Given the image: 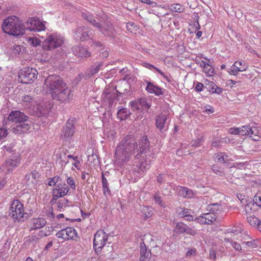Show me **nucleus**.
<instances>
[{"instance_id": "f257e3e1", "label": "nucleus", "mask_w": 261, "mask_h": 261, "mask_svg": "<svg viewBox=\"0 0 261 261\" xmlns=\"http://www.w3.org/2000/svg\"><path fill=\"white\" fill-rule=\"evenodd\" d=\"M137 148V142L134 136L124 137L115 148L113 160L115 167L123 166L130 160Z\"/></svg>"}, {"instance_id": "f03ea898", "label": "nucleus", "mask_w": 261, "mask_h": 261, "mask_svg": "<svg viewBox=\"0 0 261 261\" xmlns=\"http://www.w3.org/2000/svg\"><path fill=\"white\" fill-rule=\"evenodd\" d=\"M44 88L53 99L61 102L68 101L70 91L67 85L57 75H50L45 80Z\"/></svg>"}, {"instance_id": "7ed1b4c3", "label": "nucleus", "mask_w": 261, "mask_h": 261, "mask_svg": "<svg viewBox=\"0 0 261 261\" xmlns=\"http://www.w3.org/2000/svg\"><path fill=\"white\" fill-rule=\"evenodd\" d=\"M3 31L9 35L18 36L24 33L21 20L15 16L6 18L2 25Z\"/></svg>"}, {"instance_id": "20e7f679", "label": "nucleus", "mask_w": 261, "mask_h": 261, "mask_svg": "<svg viewBox=\"0 0 261 261\" xmlns=\"http://www.w3.org/2000/svg\"><path fill=\"white\" fill-rule=\"evenodd\" d=\"M25 214L23 204L19 200H13L9 208V216L15 221L20 222L23 221Z\"/></svg>"}, {"instance_id": "39448f33", "label": "nucleus", "mask_w": 261, "mask_h": 261, "mask_svg": "<svg viewBox=\"0 0 261 261\" xmlns=\"http://www.w3.org/2000/svg\"><path fill=\"white\" fill-rule=\"evenodd\" d=\"M64 38L56 33H51L43 42V48L50 50L61 46L64 43Z\"/></svg>"}, {"instance_id": "423d86ee", "label": "nucleus", "mask_w": 261, "mask_h": 261, "mask_svg": "<svg viewBox=\"0 0 261 261\" xmlns=\"http://www.w3.org/2000/svg\"><path fill=\"white\" fill-rule=\"evenodd\" d=\"M38 71L34 68L26 67L22 68L18 74V81L29 84L33 83L37 78Z\"/></svg>"}, {"instance_id": "0eeeda50", "label": "nucleus", "mask_w": 261, "mask_h": 261, "mask_svg": "<svg viewBox=\"0 0 261 261\" xmlns=\"http://www.w3.org/2000/svg\"><path fill=\"white\" fill-rule=\"evenodd\" d=\"M109 235L104 230L99 229L95 233L93 239V248L97 254L102 252V249L108 243Z\"/></svg>"}, {"instance_id": "6e6552de", "label": "nucleus", "mask_w": 261, "mask_h": 261, "mask_svg": "<svg viewBox=\"0 0 261 261\" xmlns=\"http://www.w3.org/2000/svg\"><path fill=\"white\" fill-rule=\"evenodd\" d=\"M21 155L19 152H15L5 161L1 169L6 173L12 172L20 163Z\"/></svg>"}, {"instance_id": "1a4fd4ad", "label": "nucleus", "mask_w": 261, "mask_h": 261, "mask_svg": "<svg viewBox=\"0 0 261 261\" xmlns=\"http://www.w3.org/2000/svg\"><path fill=\"white\" fill-rule=\"evenodd\" d=\"M82 17L87 20L88 21L91 23L93 26L100 28V31L105 35L110 36L113 34L114 28L111 24H108L106 26L102 25L101 28H100L101 26L100 24L97 22L95 20L93 19V16L88 13H83L82 14Z\"/></svg>"}, {"instance_id": "9d476101", "label": "nucleus", "mask_w": 261, "mask_h": 261, "mask_svg": "<svg viewBox=\"0 0 261 261\" xmlns=\"http://www.w3.org/2000/svg\"><path fill=\"white\" fill-rule=\"evenodd\" d=\"M69 189L66 184H59L56 186L52 191V199L50 202L52 204L55 203L56 201L60 198L63 197L67 195L69 192Z\"/></svg>"}, {"instance_id": "9b49d317", "label": "nucleus", "mask_w": 261, "mask_h": 261, "mask_svg": "<svg viewBox=\"0 0 261 261\" xmlns=\"http://www.w3.org/2000/svg\"><path fill=\"white\" fill-rule=\"evenodd\" d=\"M56 237L64 240L76 241L79 238L76 230L73 227H68L63 229L56 233Z\"/></svg>"}, {"instance_id": "f8f14e48", "label": "nucleus", "mask_w": 261, "mask_h": 261, "mask_svg": "<svg viewBox=\"0 0 261 261\" xmlns=\"http://www.w3.org/2000/svg\"><path fill=\"white\" fill-rule=\"evenodd\" d=\"M138 148L136 150L138 152L135 155L136 159H139L142 154L147 153L150 149V144L146 136H143L137 143Z\"/></svg>"}, {"instance_id": "ddd939ff", "label": "nucleus", "mask_w": 261, "mask_h": 261, "mask_svg": "<svg viewBox=\"0 0 261 261\" xmlns=\"http://www.w3.org/2000/svg\"><path fill=\"white\" fill-rule=\"evenodd\" d=\"M51 107V103L49 101H42L39 103L36 102L33 111L38 116H43L49 112Z\"/></svg>"}, {"instance_id": "4468645a", "label": "nucleus", "mask_w": 261, "mask_h": 261, "mask_svg": "<svg viewBox=\"0 0 261 261\" xmlns=\"http://www.w3.org/2000/svg\"><path fill=\"white\" fill-rule=\"evenodd\" d=\"M131 108L133 111L142 109H148L151 105L147 102L145 98H141L139 99L130 102Z\"/></svg>"}, {"instance_id": "2eb2a0df", "label": "nucleus", "mask_w": 261, "mask_h": 261, "mask_svg": "<svg viewBox=\"0 0 261 261\" xmlns=\"http://www.w3.org/2000/svg\"><path fill=\"white\" fill-rule=\"evenodd\" d=\"M93 34V31L89 30L88 28L80 27L77 28L75 32V37L81 41L88 39Z\"/></svg>"}, {"instance_id": "dca6fc26", "label": "nucleus", "mask_w": 261, "mask_h": 261, "mask_svg": "<svg viewBox=\"0 0 261 261\" xmlns=\"http://www.w3.org/2000/svg\"><path fill=\"white\" fill-rule=\"evenodd\" d=\"M216 215L211 213H205L196 217L195 220L201 224H211L216 220Z\"/></svg>"}, {"instance_id": "f3484780", "label": "nucleus", "mask_w": 261, "mask_h": 261, "mask_svg": "<svg viewBox=\"0 0 261 261\" xmlns=\"http://www.w3.org/2000/svg\"><path fill=\"white\" fill-rule=\"evenodd\" d=\"M28 117L23 113L18 111H12L8 116V120L10 121L15 123H21L22 122L26 121Z\"/></svg>"}, {"instance_id": "a211bd4d", "label": "nucleus", "mask_w": 261, "mask_h": 261, "mask_svg": "<svg viewBox=\"0 0 261 261\" xmlns=\"http://www.w3.org/2000/svg\"><path fill=\"white\" fill-rule=\"evenodd\" d=\"M248 68V66L246 63L241 61H237L231 67L229 73L233 75H237L239 72L245 71Z\"/></svg>"}, {"instance_id": "6ab92c4d", "label": "nucleus", "mask_w": 261, "mask_h": 261, "mask_svg": "<svg viewBox=\"0 0 261 261\" xmlns=\"http://www.w3.org/2000/svg\"><path fill=\"white\" fill-rule=\"evenodd\" d=\"M30 29L37 31H43L45 29L44 24L37 18H32L29 20Z\"/></svg>"}, {"instance_id": "aec40b11", "label": "nucleus", "mask_w": 261, "mask_h": 261, "mask_svg": "<svg viewBox=\"0 0 261 261\" xmlns=\"http://www.w3.org/2000/svg\"><path fill=\"white\" fill-rule=\"evenodd\" d=\"M40 176L39 173L36 170L29 173L25 176L28 184L36 186L39 181Z\"/></svg>"}, {"instance_id": "412c9836", "label": "nucleus", "mask_w": 261, "mask_h": 261, "mask_svg": "<svg viewBox=\"0 0 261 261\" xmlns=\"http://www.w3.org/2000/svg\"><path fill=\"white\" fill-rule=\"evenodd\" d=\"M147 85L146 88V90L151 94H154L156 96H160L163 94L164 89L150 82H147Z\"/></svg>"}, {"instance_id": "4be33fe9", "label": "nucleus", "mask_w": 261, "mask_h": 261, "mask_svg": "<svg viewBox=\"0 0 261 261\" xmlns=\"http://www.w3.org/2000/svg\"><path fill=\"white\" fill-rule=\"evenodd\" d=\"M75 127L73 124L67 122L63 128L62 136L65 138H71L74 133Z\"/></svg>"}, {"instance_id": "5701e85b", "label": "nucleus", "mask_w": 261, "mask_h": 261, "mask_svg": "<svg viewBox=\"0 0 261 261\" xmlns=\"http://www.w3.org/2000/svg\"><path fill=\"white\" fill-rule=\"evenodd\" d=\"M168 116L162 113L157 117L155 119V124L156 127L161 131H165L167 128H166L165 123L167 120Z\"/></svg>"}, {"instance_id": "b1692460", "label": "nucleus", "mask_w": 261, "mask_h": 261, "mask_svg": "<svg viewBox=\"0 0 261 261\" xmlns=\"http://www.w3.org/2000/svg\"><path fill=\"white\" fill-rule=\"evenodd\" d=\"M151 256L150 250H147L145 243L142 242L140 245V261H149Z\"/></svg>"}, {"instance_id": "393cba45", "label": "nucleus", "mask_w": 261, "mask_h": 261, "mask_svg": "<svg viewBox=\"0 0 261 261\" xmlns=\"http://www.w3.org/2000/svg\"><path fill=\"white\" fill-rule=\"evenodd\" d=\"M46 220L43 218H33L32 219L30 230H35L42 228L46 224Z\"/></svg>"}, {"instance_id": "a878e982", "label": "nucleus", "mask_w": 261, "mask_h": 261, "mask_svg": "<svg viewBox=\"0 0 261 261\" xmlns=\"http://www.w3.org/2000/svg\"><path fill=\"white\" fill-rule=\"evenodd\" d=\"M22 103L27 109L33 110V108L36 106V101L30 96H24L22 98Z\"/></svg>"}, {"instance_id": "bb28decb", "label": "nucleus", "mask_w": 261, "mask_h": 261, "mask_svg": "<svg viewBox=\"0 0 261 261\" xmlns=\"http://www.w3.org/2000/svg\"><path fill=\"white\" fill-rule=\"evenodd\" d=\"M177 188L179 195L184 198H191L194 196L193 191L187 187L179 186Z\"/></svg>"}, {"instance_id": "cd10ccee", "label": "nucleus", "mask_w": 261, "mask_h": 261, "mask_svg": "<svg viewBox=\"0 0 261 261\" xmlns=\"http://www.w3.org/2000/svg\"><path fill=\"white\" fill-rule=\"evenodd\" d=\"M150 156L151 155H146L142 157L141 161H140L138 166L139 169L141 171L145 172L149 169L150 161L149 162V163H148L147 160L149 159Z\"/></svg>"}, {"instance_id": "c85d7f7f", "label": "nucleus", "mask_w": 261, "mask_h": 261, "mask_svg": "<svg viewBox=\"0 0 261 261\" xmlns=\"http://www.w3.org/2000/svg\"><path fill=\"white\" fill-rule=\"evenodd\" d=\"M111 90L106 89L103 92L102 97L105 101H108L110 105H112L116 98L115 93L111 92Z\"/></svg>"}, {"instance_id": "c756f323", "label": "nucleus", "mask_w": 261, "mask_h": 261, "mask_svg": "<svg viewBox=\"0 0 261 261\" xmlns=\"http://www.w3.org/2000/svg\"><path fill=\"white\" fill-rule=\"evenodd\" d=\"M141 216L144 219L150 218L153 215V209L152 207L142 206L140 207Z\"/></svg>"}, {"instance_id": "7c9ffc66", "label": "nucleus", "mask_w": 261, "mask_h": 261, "mask_svg": "<svg viewBox=\"0 0 261 261\" xmlns=\"http://www.w3.org/2000/svg\"><path fill=\"white\" fill-rule=\"evenodd\" d=\"M22 123L17 125L14 127V130L16 134H21L27 132L30 128V125L29 123L25 122H22Z\"/></svg>"}, {"instance_id": "2f4dec72", "label": "nucleus", "mask_w": 261, "mask_h": 261, "mask_svg": "<svg viewBox=\"0 0 261 261\" xmlns=\"http://www.w3.org/2000/svg\"><path fill=\"white\" fill-rule=\"evenodd\" d=\"M203 64L201 66L202 67L203 72L207 76H213L215 74V70L213 67L208 63L202 62Z\"/></svg>"}, {"instance_id": "473e14b6", "label": "nucleus", "mask_w": 261, "mask_h": 261, "mask_svg": "<svg viewBox=\"0 0 261 261\" xmlns=\"http://www.w3.org/2000/svg\"><path fill=\"white\" fill-rule=\"evenodd\" d=\"M222 206L219 203H213L207 205V210L212 214H220L222 212Z\"/></svg>"}, {"instance_id": "72a5a7b5", "label": "nucleus", "mask_w": 261, "mask_h": 261, "mask_svg": "<svg viewBox=\"0 0 261 261\" xmlns=\"http://www.w3.org/2000/svg\"><path fill=\"white\" fill-rule=\"evenodd\" d=\"M249 135L250 138L254 141H259L261 138L260 133L256 127H250Z\"/></svg>"}, {"instance_id": "f704fd0d", "label": "nucleus", "mask_w": 261, "mask_h": 261, "mask_svg": "<svg viewBox=\"0 0 261 261\" xmlns=\"http://www.w3.org/2000/svg\"><path fill=\"white\" fill-rule=\"evenodd\" d=\"M256 205L253 201L247 203L245 206L244 212L245 215H249L255 212L256 210Z\"/></svg>"}, {"instance_id": "c9c22d12", "label": "nucleus", "mask_w": 261, "mask_h": 261, "mask_svg": "<svg viewBox=\"0 0 261 261\" xmlns=\"http://www.w3.org/2000/svg\"><path fill=\"white\" fill-rule=\"evenodd\" d=\"M130 113L126 109L123 108L120 109L117 112V118L122 121L125 120L129 116Z\"/></svg>"}, {"instance_id": "e433bc0d", "label": "nucleus", "mask_w": 261, "mask_h": 261, "mask_svg": "<svg viewBox=\"0 0 261 261\" xmlns=\"http://www.w3.org/2000/svg\"><path fill=\"white\" fill-rule=\"evenodd\" d=\"M217 162L224 164L229 161L228 156L224 152H218L215 154Z\"/></svg>"}, {"instance_id": "4c0bfd02", "label": "nucleus", "mask_w": 261, "mask_h": 261, "mask_svg": "<svg viewBox=\"0 0 261 261\" xmlns=\"http://www.w3.org/2000/svg\"><path fill=\"white\" fill-rule=\"evenodd\" d=\"M142 66L147 69H149L150 70H151L152 69H154L156 71H157L159 73H160L161 75H162L163 76H164V77L166 78L167 77V75H166L160 69H159L158 68L155 67L154 66H153V65L150 64V63H147V62H143L142 64Z\"/></svg>"}, {"instance_id": "58836bf2", "label": "nucleus", "mask_w": 261, "mask_h": 261, "mask_svg": "<svg viewBox=\"0 0 261 261\" xmlns=\"http://www.w3.org/2000/svg\"><path fill=\"white\" fill-rule=\"evenodd\" d=\"M187 225L182 222L177 223L174 229L177 233L181 234L186 231Z\"/></svg>"}, {"instance_id": "ea45409f", "label": "nucleus", "mask_w": 261, "mask_h": 261, "mask_svg": "<svg viewBox=\"0 0 261 261\" xmlns=\"http://www.w3.org/2000/svg\"><path fill=\"white\" fill-rule=\"evenodd\" d=\"M78 53L77 55L81 57H89L91 56V53L87 50V48L80 47H78Z\"/></svg>"}, {"instance_id": "a19ab883", "label": "nucleus", "mask_w": 261, "mask_h": 261, "mask_svg": "<svg viewBox=\"0 0 261 261\" xmlns=\"http://www.w3.org/2000/svg\"><path fill=\"white\" fill-rule=\"evenodd\" d=\"M181 211L178 210L179 213L180 215L182 216V217H188V219L189 220H193V217L190 215V210L188 208H180Z\"/></svg>"}, {"instance_id": "79ce46f5", "label": "nucleus", "mask_w": 261, "mask_h": 261, "mask_svg": "<svg viewBox=\"0 0 261 261\" xmlns=\"http://www.w3.org/2000/svg\"><path fill=\"white\" fill-rule=\"evenodd\" d=\"M247 219L248 222L252 226H257V225L259 224V220L254 215H250V216L247 217Z\"/></svg>"}, {"instance_id": "37998d69", "label": "nucleus", "mask_w": 261, "mask_h": 261, "mask_svg": "<svg viewBox=\"0 0 261 261\" xmlns=\"http://www.w3.org/2000/svg\"><path fill=\"white\" fill-rule=\"evenodd\" d=\"M68 200L66 199H61L59 200L57 203V208L58 211H62V210L67 206Z\"/></svg>"}, {"instance_id": "c03bdc74", "label": "nucleus", "mask_w": 261, "mask_h": 261, "mask_svg": "<svg viewBox=\"0 0 261 261\" xmlns=\"http://www.w3.org/2000/svg\"><path fill=\"white\" fill-rule=\"evenodd\" d=\"M68 158L72 159V164L74 166L77 170L80 169V162L78 160V157L77 156H73L72 155H68L67 156Z\"/></svg>"}, {"instance_id": "a18cd8bd", "label": "nucleus", "mask_w": 261, "mask_h": 261, "mask_svg": "<svg viewBox=\"0 0 261 261\" xmlns=\"http://www.w3.org/2000/svg\"><path fill=\"white\" fill-rule=\"evenodd\" d=\"M170 10L175 12L181 13L183 11L184 8L182 6L179 4H173L170 6Z\"/></svg>"}, {"instance_id": "49530a36", "label": "nucleus", "mask_w": 261, "mask_h": 261, "mask_svg": "<svg viewBox=\"0 0 261 261\" xmlns=\"http://www.w3.org/2000/svg\"><path fill=\"white\" fill-rule=\"evenodd\" d=\"M41 42V40L36 37L29 38L28 41V42L33 46L39 45Z\"/></svg>"}, {"instance_id": "de8ad7c7", "label": "nucleus", "mask_w": 261, "mask_h": 261, "mask_svg": "<svg viewBox=\"0 0 261 261\" xmlns=\"http://www.w3.org/2000/svg\"><path fill=\"white\" fill-rule=\"evenodd\" d=\"M126 28L127 31L131 33H134L137 30V25L132 22H127L126 24Z\"/></svg>"}, {"instance_id": "09e8293b", "label": "nucleus", "mask_w": 261, "mask_h": 261, "mask_svg": "<svg viewBox=\"0 0 261 261\" xmlns=\"http://www.w3.org/2000/svg\"><path fill=\"white\" fill-rule=\"evenodd\" d=\"M250 126L248 125L242 126L239 127L240 129V135H249V130Z\"/></svg>"}, {"instance_id": "8fccbe9b", "label": "nucleus", "mask_w": 261, "mask_h": 261, "mask_svg": "<svg viewBox=\"0 0 261 261\" xmlns=\"http://www.w3.org/2000/svg\"><path fill=\"white\" fill-rule=\"evenodd\" d=\"M211 169L213 171L214 173L220 175V176H224V172L220 169V168L217 166V165H213L211 167Z\"/></svg>"}, {"instance_id": "3c124183", "label": "nucleus", "mask_w": 261, "mask_h": 261, "mask_svg": "<svg viewBox=\"0 0 261 261\" xmlns=\"http://www.w3.org/2000/svg\"><path fill=\"white\" fill-rule=\"evenodd\" d=\"M154 201L156 204L159 205L162 207H165V204L163 202L162 198L157 194L154 196Z\"/></svg>"}, {"instance_id": "603ef678", "label": "nucleus", "mask_w": 261, "mask_h": 261, "mask_svg": "<svg viewBox=\"0 0 261 261\" xmlns=\"http://www.w3.org/2000/svg\"><path fill=\"white\" fill-rule=\"evenodd\" d=\"M210 84V87H211V89L213 91V92H215L216 93H221L222 89V88L218 87L214 82H209Z\"/></svg>"}, {"instance_id": "864d4df0", "label": "nucleus", "mask_w": 261, "mask_h": 261, "mask_svg": "<svg viewBox=\"0 0 261 261\" xmlns=\"http://www.w3.org/2000/svg\"><path fill=\"white\" fill-rule=\"evenodd\" d=\"M227 242H229L232 246L236 250L240 251L242 249L241 245L233 241H230L229 238L226 239Z\"/></svg>"}, {"instance_id": "5fc2aeb1", "label": "nucleus", "mask_w": 261, "mask_h": 261, "mask_svg": "<svg viewBox=\"0 0 261 261\" xmlns=\"http://www.w3.org/2000/svg\"><path fill=\"white\" fill-rule=\"evenodd\" d=\"M67 184L70 187L72 190L76 188V184L74 179L71 177H68L66 180Z\"/></svg>"}, {"instance_id": "6e6d98bb", "label": "nucleus", "mask_w": 261, "mask_h": 261, "mask_svg": "<svg viewBox=\"0 0 261 261\" xmlns=\"http://www.w3.org/2000/svg\"><path fill=\"white\" fill-rule=\"evenodd\" d=\"M102 187L105 190H107L108 192H110L109 190V183L107 178L102 175Z\"/></svg>"}, {"instance_id": "4d7b16f0", "label": "nucleus", "mask_w": 261, "mask_h": 261, "mask_svg": "<svg viewBox=\"0 0 261 261\" xmlns=\"http://www.w3.org/2000/svg\"><path fill=\"white\" fill-rule=\"evenodd\" d=\"M143 3H145L147 5L150 6L151 7H156L158 6V4L156 2L151 1L150 0H139Z\"/></svg>"}, {"instance_id": "13d9d810", "label": "nucleus", "mask_w": 261, "mask_h": 261, "mask_svg": "<svg viewBox=\"0 0 261 261\" xmlns=\"http://www.w3.org/2000/svg\"><path fill=\"white\" fill-rule=\"evenodd\" d=\"M228 133L231 135L240 134L239 127H231L228 130Z\"/></svg>"}, {"instance_id": "bf43d9fd", "label": "nucleus", "mask_w": 261, "mask_h": 261, "mask_svg": "<svg viewBox=\"0 0 261 261\" xmlns=\"http://www.w3.org/2000/svg\"><path fill=\"white\" fill-rule=\"evenodd\" d=\"M8 135V130L5 128H0V139L5 138Z\"/></svg>"}, {"instance_id": "052dcab7", "label": "nucleus", "mask_w": 261, "mask_h": 261, "mask_svg": "<svg viewBox=\"0 0 261 261\" xmlns=\"http://www.w3.org/2000/svg\"><path fill=\"white\" fill-rule=\"evenodd\" d=\"M253 202L255 203L257 206H261V197L255 195Z\"/></svg>"}, {"instance_id": "680f3d73", "label": "nucleus", "mask_w": 261, "mask_h": 261, "mask_svg": "<svg viewBox=\"0 0 261 261\" xmlns=\"http://www.w3.org/2000/svg\"><path fill=\"white\" fill-rule=\"evenodd\" d=\"M196 253V250L195 248L189 249L186 253V256L190 257L192 255H195Z\"/></svg>"}, {"instance_id": "e2e57ef3", "label": "nucleus", "mask_w": 261, "mask_h": 261, "mask_svg": "<svg viewBox=\"0 0 261 261\" xmlns=\"http://www.w3.org/2000/svg\"><path fill=\"white\" fill-rule=\"evenodd\" d=\"M187 234H190L191 236H194L196 234V231L191 228L189 227L188 226H187L186 231H185Z\"/></svg>"}, {"instance_id": "0e129e2a", "label": "nucleus", "mask_w": 261, "mask_h": 261, "mask_svg": "<svg viewBox=\"0 0 261 261\" xmlns=\"http://www.w3.org/2000/svg\"><path fill=\"white\" fill-rule=\"evenodd\" d=\"M7 182V177L0 178V190H2Z\"/></svg>"}, {"instance_id": "69168bd1", "label": "nucleus", "mask_w": 261, "mask_h": 261, "mask_svg": "<svg viewBox=\"0 0 261 261\" xmlns=\"http://www.w3.org/2000/svg\"><path fill=\"white\" fill-rule=\"evenodd\" d=\"M203 87V84L200 82H197L196 83V86L195 87V90L198 92H201L202 91Z\"/></svg>"}, {"instance_id": "338daca9", "label": "nucleus", "mask_w": 261, "mask_h": 261, "mask_svg": "<svg viewBox=\"0 0 261 261\" xmlns=\"http://www.w3.org/2000/svg\"><path fill=\"white\" fill-rule=\"evenodd\" d=\"M237 230L236 229H232L229 232L230 233H234L233 236V239L236 240H239V237H240V233L237 232L236 233L235 232H237Z\"/></svg>"}, {"instance_id": "774afa93", "label": "nucleus", "mask_w": 261, "mask_h": 261, "mask_svg": "<svg viewBox=\"0 0 261 261\" xmlns=\"http://www.w3.org/2000/svg\"><path fill=\"white\" fill-rule=\"evenodd\" d=\"M57 182V179H56V177L52 178L50 179L49 181L48 182V185L49 186H55Z\"/></svg>"}]
</instances>
